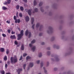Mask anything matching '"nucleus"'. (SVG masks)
<instances>
[{"mask_svg": "<svg viewBox=\"0 0 74 74\" xmlns=\"http://www.w3.org/2000/svg\"><path fill=\"white\" fill-rule=\"evenodd\" d=\"M10 60L12 64H14L18 62V60L16 57H11L10 58Z\"/></svg>", "mask_w": 74, "mask_h": 74, "instance_id": "nucleus-1", "label": "nucleus"}, {"mask_svg": "<svg viewBox=\"0 0 74 74\" xmlns=\"http://www.w3.org/2000/svg\"><path fill=\"white\" fill-rule=\"evenodd\" d=\"M20 33L18 34V38H17L18 40H20L21 38H22V37L23 36V30H22L21 31Z\"/></svg>", "mask_w": 74, "mask_h": 74, "instance_id": "nucleus-2", "label": "nucleus"}, {"mask_svg": "<svg viewBox=\"0 0 74 74\" xmlns=\"http://www.w3.org/2000/svg\"><path fill=\"white\" fill-rule=\"evenodd\" d=\"M33 66H34V64H33V62H31L29 63V68H28L27 70H29V67H32Z\"/></svg>", "mask_w": 74, "mask_h": 74, "instance_id": "nucleus-3", "label": "nucleus"}, {"mask_svg": "<svg viewBox=\"0 0 74 74\" xmlns=\"http://www.w3.org/2000/svg\"><path fill=\"white\" fill-rule=\"evenodd\" d=\"M22 71V69H19L17 70V71L18 73V74H20L21 72Z\"/></svg>", "mask_w": 74, "mask_h": 74, "instance_id": "nucleus-4", "label": "nucleus"}, {"mask_svg": "<svg viewBox=\"0 0 74 74\" xmlns=\"http://www.w3.org/2000/svg\"><path fill=\"white\" fill-rule=\"evenodd\" d=\"M20 22H21V21L19 19H18V20L17 19H16V20H15V22L16 23H20Z\"/></svg>", "mask_w": 74, "mask_h": 74, "instance_id": "nucleus-5", "label": "nucleus"}, {"mask_svg": "<svg viewBox=\"0 0 74 74\" xmlns=\"http://www.w3.org/2000/svg\"><path fill=\"white\" fill-rule=\"evenodd\" d=\"M10 38L11 39H16V37L15 35H11L10 36Z\"/></svg>", "mask_w": 74, "mask_h": 74, "instance_id": "nucleus-6", "label": "nucleus"}, {"mask_svg": "<svg viewBox=\"0 0 74 74\" xmlns=\"http://www.w3.org/2000/svg\"><path fill=\"white\" fill-rule=\"evenodd\" d=\"M34 18L32 17L31 18V23L32 25L33 24V23H34Z\"/></svg>", "mask_w": 74, "mask_h": 74, "instance_id": "nucleus-7", "label": "nucleus"}, {"mask_svg": "<svg viewBox=\"0 0 74 74\" xmlns=\"http://www.w3.org/2000/svg\"><path fill=\"white\" fill-rule=\"evenodd\" d=\"M26 21L27 22H28L29 21V17L28 16H27L25 17Z\"/></svg>", "mask_w": 74, "mask_h": 74, "instance_id": "nucleus-8", "label": "nucleus"}, {"mask_svg": "<svg viewBox=\"0 0 74 74\" xmlns=\"http://www.w3.org/2000/svg\"><path fill=\"white\" fill-rule=\"evenodd\" d=\"M31 10H29L28 11V14H29V15H32V12Z\"/></svg>", "mask_w": 74, "mask_h": 74, "instance_id": "nucleus-9", "label": "nucleus"}, {"mask_svg": "<svg viewBox=\"0 0 74 74\" xmlns=\"http://www.w3.org/2000/svg\"><path fill=\"white\" fill-rule=\"evenodd\" d=\"M31 49L33 51V52H34V51H35V50L36 49V47H33V48H32Z\"/></svg>", "mask_w": 74, "mask_h": 74, "instance_id": "nucleus-10", "label": "nucleus"}, {"mask_svg": "<svg viewBox=\"0 0 74 74\" xmlns=\"http://www.w3.org/2000/svg\"><path fill=\"white\" fill-rule=\"evenodd\" d=\"M1 52H3L4 51V48H2L0 49Z\"/></svg>", "mask_w": 74, "mask_h": 74, "instance_id": "nucleus-11", "label": "nucleus"}, {"mask_svg": "<svg viewBox=\"0 0 74 74\" xmlns=\"http://www.w3.org/2000/svg\"><path fill=\"white\" fill-rule=\"evenodd\" d=\"M24 45H22L21 47V49L22 51L24 50Z\"/></svg>", "mask_w": 74, "mask_h": 74, "instance_id": "nucleus-12", "label": "nucleus"}, {"mask_svg": "<svg viewBox=\"0 0 74 74\" xmlns=\"http://www.w3.org/2000/svg\"><path fill=\"white\" fill-rule=\"evenodd\" d=\"M0 73L1 74H5V71L3 70H2L0 71Z\"/></svg>", "mask_w": 74, "mask_h": 74, "instance_id": "nucleus-13", "label": "nucleus"}, {"mask_svg": "<svg viewBox=\"0 0 74 74\" xmlns=\"http://www.w3.org/2000/svg\"><path fill=\"white\" fill-rule=\"evenodd\" d=\"M20 9L21 10V11H23L24 10V8H23V7L22 6H20Z\"/></svg>", "mask_w": 74, "mask_h": 74, "instance_id": "nucleus-14", "label": "nucleus"}, {"mask_svg": "<svg viewBox=\"0 0 74 74\" xmlns=\"http://www.w3.org/2000/svg\"><path fill=\"white\" fill-rule=\"evenodd\" d=\"M28 34H29V31L27 30L25 32V35L27 36V35H28Z\"/></svg>", "mask_w": 74, "mask_h": 74, "instance_id": "nucleus-15", "label": "nucleus"}, {"mask_svg": "<svg viewBox=\"0 0 74 74\" xmlns=\"http://www.w3.org/2000/svg\"><path fill=\"white\" fill-rule=\"evenodd\" d=\"M40 25V23H37L36 25V27H37V28Z\"/></svg>", "mask_w": 74, "mask_h": 74, "instance_id": "nucleus-16", "label": "nucleus"}, {"mask_svg": "<svg viewBox=\"0 0 74 74\" xmlns=\"http://www.w3.org/2000/svg\"><path fill=\"white\" fill-rule=\"evenodd\" d=\"M2 9L3 10H7V8H6V7L3 6L2 7Z\"/></svg>", "mask_w": 74, "mask_h": 74, "instance_id": "nucleus-17", "label": "nucleus"}, {"mask_svg": "<svg viewBox=\"0 0 74 74\" xmlns=\"http://www.w3.org/2000/svg\"><path fill=\"white\" fill-rule=\"evenodd\" d=\"M31 59V57L29 56H28L26 57L27 60H28V59Z\"/></svg>", "mask_w": 74, "mask_h": 74, "instance_id": "nucleus-18", "label": "nucleus"}, {"mask_svg": "<svg viewBox=\"0 0 74 74\" xmlns=\"http://www.w3.org/2000/svg\"><path fill=\"white\" fill-rule=\"evenodd\" d=\"M4 60H7V56H5V57L4 58Z\"/></svg>", "mask_w": 74, "mask_h": 74, "instance_id": "nucleus-19", "label": "nucleus"}, {"mask_svg": "<svg viewBox=\"0 0 74 74\" xmlns=\"http://www.w3.org/2000/svg\"><path fill=\"white\" fill-rule=\"evenodd\" d=\"M34 5H36L37 4V2H36V0H35L34 2Z\"/></svg>", "mask_w": 74, "mask_h": 74, "instance_id": "nucleus-20", "label": "nucleus"}, {"mask_svg": "<svg viewBox=\"0 0 74 74\" xmlns=\"http://www.w3.org/2000/svg\"><path fill=\"white\" fill-rule=\"evenodd\" d=\"M38 56L39 58H41L42 56V53H40L39 54Z\"/></svg>", "mask_w": 74, "mask_h": 74, "instance_id": "nucleus-21", "label": "nucleus"}, {"mask_svg": "<svg viewBox=\"0 0 74 74\" xmlns=\"http://www.w3.org/2000/svg\"><path fill=\"white\" fill-rule=\"evenodd\" d=\"M32 36V34L31 32H29V38H30V37Z\"/></svg>", "mask_w": 74, "mask_h": 74, "instance_id": "nucleus-22", "label": "nucleus"}, {"mask_svg": "<svg viewBox=\"0 0 74 74\" xmlns=\"http://www.w3.org/2000/svg\"><path fill=\"white\" fill-rule=\"evenodd\" d=\"M35 42H36V40H34L31 42V43L32 44H34Z\"/></svg>", "mask_w": 74, "mask_h": 74, "instance_id": "nucleus-23", "label": "nucleus"}, {"mask_svg": "<svg viewBox=\"0 0 74 74\" xmlns=\"http://www.w3.org/2000/svg\"><path fill=\"white\" fill-rule=\"evenodd\" d=\"M7 2L8 3V4H10L11 3V0H8L7 1Z\"/></svg>", "mask_w": 74, "mask_h": 74, "instance_id": "nucleus-24", "label": "nucleus"}, {"mask_svg": "<svg viewBox=\"0 0 74 74\" xmlns=\"http://www.w3.org/2000/svg\"><path fill=\"white\" fill-rule=\"evenodd\" d=\"M16 10H19V5H17L16 6Z\"/></svg>", "mask_w": 74, "mask_h": 74, "instance_id": "nucleus-25", "label": "nucleus"}, {"mask_svg": "<svg viewBox=\"0 0 74 74\" xmlns=\"http://www.w3.org/2000/svg\"><path fill=\"white\" fill-rule=\"evenodd\" d=\"M19 16H20V17H21V18H22L23 16L22 14V13H20L19 14Z\"/></svg>", "mask_w": 74, "mask_h": 74, "instance_id": "nucleus-26", "label": "nucleus"}, {"mask_svg": "<svg viewBox=\"0 0 74 74\" xmlns=\"http://www.w3.org/2000/svg\"><path fill=\"white\" fill-rule=\"evenodd\" d=\"M26 64H24L23 65V68H24V70L25 69V68L26 67Z\"/></svg>", "mask_w": 74, "mask_h": 74, "instance_id": "nucleus-27", "label": "nucleus"}, {"mask_svg": "<svg viewBox=\"0 0 74 74\" xmlns=\"http://www.w3.org/2000/svg\"><path fill=\"white\" fill-rule=\"evenodd\" d=\"M35 12H38V9L37 8H36L34 10Z\"/></svg>", "mask_w": 74, "mask_h": 74, "instance_id": "nucleus-28", "label": "nucleus"}, {"mask_svg": "<svg viewBox=\"0 0 74 74\" xmlns=\"http://www.w3.org/2000/svg\"><path fill=\"white\" fill-rule=\"evenodd\" d=\"M27 55V53H24L23 54V57H25V56H26Z\"/></svg>", "mask_w": 74, "mask_h": 74, "instance_id": "nucleus-29", "label": "nucleus"}, {"mask_svg": "<svg viewBox=\"0 0 74 74\" xmlns=\"http://www.w3.org/2000/svg\"><path fill=\"white\" fill-rule=\"evenodd\" d=\"M2 36H3V37H6V35L4 34H2Z\"/></svg>", "mask_w": 74, "mask_h": 74, "instance_id": "nucleus-30", "label": "nucleus"}, {"mask_svg": "<svg viewBox=\"0 0 74 74\" xmlns=\"http://www.w3.org/2000/svg\"><path fill=\"white\" fill-rule=\"evenodd\" d=\"M42 5V2H40L39 4V6H41Z\"/></svg>", "mask_w": 74, "mask_h": 74, "instance_id": "nucleus-31", "label": "nucleus"}, {"mask_svg": "<svg viewBox=\"0 0 74 74\" xmlns=\"http://www.w3.org/2000/svg\"><path fill=\"white\" fill-rule=\"evenodd\" d=\"M22 59H23V57H22V56H21L19 60H22Z\"/></svg>", "mask_w": 74, "mask_h": 74, "instance_id": "nucleus-32", "label": "nucleus"}, {"mask_svg": "<svg viewBox=\"0 0 74 74\" xmlns=\"http://www.w3.org/2000/svg\"><path fill=\"white\" fill-rule=\"evenodd\" d=\"M43 69L44 70V72H45V73H47V71H46L45 70V67H43Z\"/></svg>", "mask_w": 74, "mask_h": 74, "instance_id": "nucleus-33", "label": "nucleus"}, {"mask_svg": "<svg viewBox=\"0 0 74 74\" xmlns=\"http://www.w3.org/2000/svg\"><path fill=\"white\" fill-rule=\"evenodd\" d=\"M14 43L15 45H18V42H17V41H15Z\"/></svg>", "mask_w": 74, "mask_h": 74, "instance_id": "nucleus-34", "label": "nucleus"}, {"mask_svg": "<svg viewBox=\"0 0 74 74\" xmlns=\"http://www.w3.org/2000/svg\"><path fill=\"white\" fill-rule=\"evenodd\" d=\"M14 20H16V16H14Z\"/></svg>", "mask_w": 74, "mask_h": 74, "instance_id": "nucleus-35", "label": "nucleus"}, {"mask_svg": "<svg viewBox=\"0 0 74 74\" xmlns=\"http://www.w3.org/2000/svg\"><path fill=\"white\" fill-rule=\"evenodd\" d=\"M35 25L34 24L32 26V27L33 29H34V26Z\"/></svg>", "mask_w": 74, "mask_h": 74, "instance_id": "nucleus-36", "label": "nucleus"}, {"mask_svg": "<svg viewBox=\"0 0 74 74\" xmlns=\"http://www.w3.org/2000/svg\"><path fill=\"white\" fill-rule=\"evenodd\" d=\"M6 53L7 54H8V53H9V50H7Z\"/></svg>", "mask_w": 74, "mask_h": 74, "instance_id": "nucleus-37", "label": "nucleus"}, {"mask_svg": "<svg viewBox=\"0 0 74 74\" xmlns=\"http://www.w3.org/2000/svg\"><path fill=\"white\" fill-rule=\"evenodd\" d=\"M7 67H8V65L7 64H5V69H7Z\"/></svg>", "mask_w": 74, "mask_h": 74, "instance_id": "nucleus-38", "label": "nucleus"}, {"mask_svg": "<svg viewBox=\"0 0 74 74\" xmlns=\"http://www.w3.org/2000/svg\"><path fill=\"white\" fill-rule=\"evenodd\" d=\"M50 51H48L47 52V54L48 55H50Z\"/></svg>", "mask_w": 74, "mask_h": 74, "instance_id": "nucleus-39", "label": "nucleus"}, {"mask_svg": "<svg viewBox=\"0 0 74 74\" xmlns=\"http://www.w3.org/2000/svg\"><path fill=\"white\" fill-rule=\"evenodd\" d=\"M42 66H43V63H42V62L41 63V67H42Z\"/></svg>", "mask_w": 74, "mask_h": 74, "instance_id": "nucleus-40", "label": "nucleus"}, {"mask_svg": "<svg viewBox=\"0 0 74 74\" xmlns=\"http://www.w3.org/2000/svg\"><path fill=\"white\" fill-rule=\"evenodd\" d=\"M25 3H27V0H23Z\"/></svg>", "mask_w": 74, "mask_h": 74, "instance_id": "nucleus-41", "label": "nucleus"}, {"mask_svg": "<svg viewBox=\"0 0 74 74\" xmlns=\"http://www.w3.org/2000/svg\"><path fill=\"white\" fill-rule=\"evenodd\" d=\"M58 70V69L56 68H55L54 69V71H56V70Z\"/></svg>", "mask_w": 74, "mask_h": 74, "instance_id": "nucleus-42", "label": "nucleus"}, {"mask_svg": "<svg viewBox=\"0 0 74 74\" xmlns=\"http://www.w3.org/2000/svg\"><path fill=\"white\" fill-rule=\"evenodd\" d=\"M6 23H10V21H7Z\"/></svg>", "mask_w": 74, "mask_h": 74, "instance_id": "nucleus-43", "label": "nucleus"}, {"mask_svg": "<svg viewBox=\"0 0 74 74\" xmlns=\"http://www.w3.org/2000/svg\"><path fill=\"white\" fill-rule=\"evenodd\" d=\"M8 2L5 1L4 3V4L5 5H7V3H8Z\"/></svg>", "mask_w": 74, "mask_h": 74, "instance_id": "nucleus-44", "label": "nucleus"}, {"mask_svg": "<svg viewBox=\"0 0 74 74\" xmlns=\"http://www.w3.org/2000/svg\"><path fill=\"white\" fill-rule=\"evenodd\" d=\"M8 65H10V61H8Z\"/></svg>", "mask_w": 74, "mask_h": 74, "instance_id": "nucleus-45", "label": "nucleus"}, {"mask_svg": "<svg viewBox=\"0 0 74 74\" xmlns=\"http://www.w3.org/2000/svg\"><path fill=\"white\" fill-rule=\"evenodd\" d=\"M8 33H10L11 31H10V29H8Z\"/></svg>", "mask_w": 74, "mask_h": 74, "instance_id": "nucleus-46", "label": "nucleus"}, {"mask_svg": "<svg viewBox=\"0 0 74 74\" xmlns=\"http://www.w3.org/2000/svg\"><path fill=\"white\" fill-rule=\"evenodd\" d=\"M15 32H14V31H12V34H15Z\"/></svg>", "mask_w": 74, "mask_h": 74, "instance_id": "nucleus-47", "label": "nucleus"}, {"mask_svg": "<svg viewBox=\"0 0 74 74\" xmlns=\"http://www.w3.org/2000/svg\"><path fill=\"white\" fill-rule=\"evenodd\" d=\"M39 36H42V34L41 33H40L39 34Z\"/></svg>", "mask_w": 74, "mask_h": 74, "instance_id": "nucleus-48", "label": "nucleus"}, {"mask_svg": "<svg viewBox=\"0 0 74 74\" xmlns=\"http://www.w3.org/2000/svg\"><path fill=\"white\" fill-rule=\"evenodd\" d=\"M41 45H44L45 44V43L44 42H42L41 43Z\"/></svg>", "mask_w": 74, "mask_h": 74, "instance_id": "nucleus-49", "label": "nucleus"}, {"mask_svg": "<svg viewBox=\"0 0 74 74\" xmlns=\"http://www.w3.org/2000/svg\"><path fill=\"white\" fill-rule=\"evenodd\" d=\"M37 64H38L39 63H40V60H38L37 61Z\"/></svg>", "mask_w": 74, "mask_h": 74, "instance_id": "nucleus-50", "label": "nucleus"}, {"mask_svg": "<svg viewBox=\"0 0 74 74\" xmlns=\"http://www.w3.org/2000/svg\"><path fill=\"white\" fill-rule=\"evenodd\" d=\"M29 47H32V44H29Z\"/></svg>", "mask_w": 74, "mask_h": 74, "instance_id": "nucleus-51", "label": "nucleus"}, {"mask_svg": "<svg viewBox=\"0 0 74 74\" xmlns=\"http://www.w3.org/2000/svg\"><path fill=\"white\" fill-rule=\"evenodd\" d=\"M40 10L42 12H44V10L42 9L41 8Z\"/></svg>", "mask_w": 74, "mask_h": 74, "instance_id": "nucleus-52", "label": "nucleus"}, {"mask_svg": "<svg viewBox=\"0 0 74 74\" xmlns=\"http://www.w3.org/2000/svg\"><path fill=\"white\" fill-rule=\"evenodd\" d=\"M59 49V46H57V49Z\"/></svg>", "mask_w": 74, "mask_h": 74, "instance_id": "nucleus-53", "label": "nucleus"}, {"mask_svg": "<svg viewBox=\"0 0 74 74\" xmlns=\"http://www.w3.org/2000/svg\"><path fill=\"white\" fill-rule=\"evenodd\" d=\"M47 49H48V50H50V48L49 47L47 48Z\"/></svg>", "mask_w": 74, "mask_h": 74, "instance_id": "nucleus-54", "label": "nucleus"}, {"mask_svg": "<svg viewBox=\"0 0 74 74\" xmlns=\"http://www.w3.org/2000/svg\"><path fill=\"white\" fill-rule=\"evenodd\" d=\"M18 30H19V31H21V29H20V28H18Z\"/></svg>", "mask_w": 74, "mask_h": 74, "instance_id": "nucleus-55", "label": "nucleus"}, {"mask_svg": "<svg viewBox=\"0 0 74 74\" xmlns=\"http://www.w3.org/2000/svg\"><path fill=\"white\" fill-rule=\"evenodd\" d=\"M6 74H11L10 73H7Z\"/></svg>", "mask_w": 74, "mask_h": 74, "instance_id": "nucleus-56", "label": "nucleus"}, {"mask_svg": "<svg viewBox=\"0 0 74 74\" xmlns=\"http://www.w3.org/2000/svg\"><path fill=\"white\" fill-rule=\"evenodd\" d=\"M49 29H52V27H49Z\"/></svg>", "mask_w": 74, "mask_h": 74, "instance_id": "nucleus-57", "label": "nucleus"}, {"mask_svg": "<svg viewBox=\"0 0 74 74\" xmlns=\"http://www.w3.org/2000/svg\"><path fill=\"white\" fill-rule=\"evenodd\" d=\"M48 64H49V62H47V66H48Z\"/></svg>", "mask_w": 74, "mask_h": 74, "instance_id": "nucleus-58", "label": "nucleus"}, {"mask_svg": "<svg viewBox=\"0 0 74 74\" xmlns=\"http://www.w3.org/2000/svg\"><path fill=\"white\" fill-rule=\"evenodd\" d=\"M2 63V61H0V63Z\"/></svg>", "mask_w": 74, "mask_h": 74, "instance_id": "nucleus-59", "label": "nucleus"}, {"mask_svg": "<svg viewBox=\"0 0 74 74\" xmlns=\"http://www.w3.org/2000/svg\"><path fill=\"white\" fill-rule=\"evenodd\" d=\"M18 15V12H17L16 13V15Z\"/></svg>", "mask_w": 74, "mask_h": 74, "instance_id": "nucleus-60", "label": "nucleus"}, {"mask_svg": "<svg viewBox=\"0 0 74 74\" xmlns=\"http://www.w3.org/2000/svg\"><path fill=\"white\" fill-rule=\"evenodd\" d=\"M56 47V45H53V47Z\"/></svg>", "mask_w": 74, "mask_h": 74, "instance_id": "nucleus-61", "label": "nucleus"}, {"mask_svg": "<svg viewBox=\"0 0 74 74\" xmlns=\"http://www.w3.org/2000/svg\"><path fill=\"white\" fill-rule=\"evenodd\" d=\"M39 30L40 31H41V27L40 28V29H39Z\"/></svg>", "mask_w": 74, "mask_h": 74, "instance_id": "nucleus-62", "label": "nucleus"}, {"mask_svg": "<svg viewBox=\"0 0 74 74\" xmlns=\"http://www.w3.org/2000/svg\"><path fill=\"white\" fill-rule=\"evenodd\" d=\"M17 47H19V45H17Z\"/></svg>", "mask_w": 74, "mask_h": 74, "instance_id": "nucleus-63", "label": "nucleus"}, {"mask_svg": "<svg viewBox=\"0 0 74 74\" xmlns=\"http://www.w3.org/2000/svg\"><path fill=\"white\" fill-rule=\"evenodd\" d=\"M35 12H33L32 13H33V14H34V13Z\"/></svg>", "mask_w": 74, "mask_h": 74, "instance_id": "nucleus-64", "label": "nucleus"}]
</instances>
